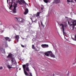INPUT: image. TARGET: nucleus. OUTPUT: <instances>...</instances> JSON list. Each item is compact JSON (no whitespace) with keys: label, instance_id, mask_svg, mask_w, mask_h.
<instances>
[{"label":"nucleus","instance_id":"obj_32","mask_svg":"<svg viewBox=\"0 0 76 76\" xmlns=\"http://www.w3.org/2000/svg\"><path fill=\"white\" fill-rule=\"evenodd\" d=\"M33 18V17L30 18V19H31V20H32V21H33L32 20V18Z\"/></svg>","mask_w":76,"mask_h":76},{"label":"nucleus","instance_id":"obj_19","mask_svg":"<svg viewBox=\"0 0 76 76\" xmlns=\"http://www.w3.org/2000/svg\"><path fill=\"white\" fill-rule=\"evenodd\" d=\"M72 39L74 41H76V34L75 35V38H73L72 37H71Z\"/></svg>","mask_w":76,"mask_h":76},{"label":"nucleus","instance_id":"obj_33","mask_svg":"<svg viewBox=\"0 0 76 76\" xmlns=\"http://www.w3.org/2000/svg\"><path fill=\"white\" fill-rule=\"evenodd\" d=\"M35 51H38V50H37V49H35L34 50Z\"/></svg>","mask_w":76,"mask_h":76},{"label":"nucleus","instance_id":"obj_43","mask_svg":"<svg viewBox=\"0 0 76 76\" xmlns=\"http://www.w3.org/2000/svg\"><path fill=\"white\" fill-rule=\"evenodd\" d=\"M29 26V25H28Z\"/></svg>","mask_w":76,"mask_h":76},{"label":"nucleus","instance_id":"obj_26","mask_svg":"<svg viewBox=\"0 0 76 76\" xmlns=\"http://www.w3.org/2000/svg\"><path fill=\"white\" fill-rule=\"evenodd\" d=\"M5 48H7V47H8V45L7 43L5 44V45L4 46Z\"/></svg>","mask_w":76,"mask_h":76},{"label":"nucleus","instance_id":"obj_8","mask_svg":"<svg viewBox=\"0 0 76 76\" xmlns=\"http://www.w3.org/2000/svg\"><path fill=\"white\" fill-rule=\"evenodd\" d=\"M0 51L2 53H5V50H3V46L0 47Z\"/></svg>","mask_w":76,"mask_h":76},{"label":"nucleus","instance_id":"obj_38","mask_svg":"<svg viewBox=\"0 0 76 76\" xmlns=\"http://www.w3.org/2000/svg\"><path fill=\"white\" fill-rule=\"evenodd\" d=\"M33 22H35V21H36V20L35 21H33Z\"/></svg>","mask_w":76,"mask_h":76},{"label":"nucleus","instance_id":"obj_40","mask_svg":"<svg viewBox=\"0 0 76 76\" xmlns=\"http://www.w3.org/2000/svg\"><path fill=\"white\" fill-rule=\"evenodd\" d=\"M75 1L76 2V0H75Z\"/></svg>","mask_w":76,"mask_h":76},{"label":"nucleus","instance_id":"obj_23","mask_svg":"<svg viewBox=\"0 0 76 76\" xmlns=\"http://www.w3.org/2000/svg\"><path fill=\"white\" fill-rule=\"evenodd\" d=\"M49 0H44V2H45V3H47L48 2V1H49Z\"/></svg>","mask_w":76,"mask_h":76},{"label":"nucleus","instance_id":"obj_39","mask_svg":"<svg viewBox=\"0 0 76 76\" xmlns=\"http://www.w3.org/2000/svg\"><path fill=\"white\" fill-rule=\"evenodd\" d=\"M22 38V39H24V38Z\"/></svg>","mask_w":76,"mask_h":76},{"label":"nucleus","instance_id":"obj_4","mask_svg":"<svg viewBox=\"0 0 76 76\" xmlns=\"http://www.w3.org/2000/svg\"><path fill=\"white\" fill-rule=\"evenodd\" d=\"M15 19L16 21L19 22H20V23H23V22H24V21H25L24 19L21 18L15 17Z\"/></svg>","mask_w":76,"mask_h":76},{"label":"nucleus","instance_id":"obj_34","mask_svg":"<svg viewBox=\"0 0 76 76\" xmlns=\"http://www.w3.org/2000/svg\"><path fill=\"white\" fill-rule=\"evenodd\" d=\"M43 53V52H39V53Z\"/></svg>","mask_w":76,"mask_h":76},{"label":"nucleus","instance_id":"obj_16","mask_svg":"<svg viewBox=\"0 0 76 76\" xmlns=\"http://www.w3.org/2000/svg\"><path fill=\"white\" fill-rule=\"evenodd\" d=\"M45 56H48V57H49V56H50V53H45Z\"/></svg>","mask_w":76,"mask_h":76},{"label":"nucleus","instance_id":"obj_9","mask_svg":"<svg viewBox=\"0 0 76 76\" xmlns=\"http://www.w3.org/2000/svg\"><path fill=\"white\" fill-rule=\"evenodd\" d=\"M14 8L13 11V13H16V8L17 7V4H15L14 6Z\"/></svg>","mask_w":76,"mask_h":76},{"label":"nucleus","instance_id":"obj_7","mask_svg":"<svg viewBox=\"0 0 76 76\" xmlns=\"http://www.w3.org/2000/svg\"><path fill=\"white\" fill-rule=\"evenodd\" d=\"M50 54V56L51 57H53V58H56V56L53 53V52L51 51H48L47 52Z\"/></svg>","mask_w":76,"mask_h":76},{"label":"nucleus","instance_id":"obj_15","mask_svg":"<svg viewBox=\"0 0 76 76\" xmlns=\"http://www.w3.org/2000/svg\"><path fill=\"white\" fill-rule=\"evenodd\" d=\"M28 8H26L25 10V11L24 12V15H26V14H27V13H28Z\"/></svg>","mask_w":76,"mask_h":76},{"label":"nucleus","instance_id":"obj_13","mask_svg":"<svg viewBox=\"0 0 76 76\" xmlns=\"http://www.w3.org/2000/svg\"><path fill=\"white\" fill-rule=\"evenodd\" d=\"M60 0H54L53 1V3H55L56 4H58L60 3Z\"/></svg>","mask_w":76,"mask_h":76},{"label":"nucleus","instance_id":"obj_24","mask_svg":"<svg viewBox=\"0 0 76 76\" xmlns=\"http://www.w3.org/2000/svg\"><path fill=\"white\" fill-rule=\"evenodd\" d=\"M32 49H35V47L34 46V45H32Z\"/></svg>","mask_w":76,"mask_h":76},{"label":"nucleus","instance_id":"obj_20","mask_svg":"<svg viewBox=\"0 0 76 76\" xmlns=\"http://www.w3.org/2000/svg\"><path fill=\"white\" fill-rule=\"evenodd\" d=\"M7 67H8V69H12V68H13V67H12V66H10L9 65H7Z\"/></svg>","mask_w":76,"mask_h":76},{"label":"nucleus","instance_id":"obj_3","mask_svg":"<svg viewBox=\"0 0 76 76\" xmlns=\"http://www.w3.org/2000/svg\"><path fill=\"white\" fill-rule=\"evenodd\" d=\"M23 68V70H25V69H26V70L28 71H29V63H27L26 64H24L22 66Z\"/></svg>","mask_w":76,"mask_h":76},{"label":"nucleus","instance_id":"obj_17","mask_svg":"<svg viewBox=\"0 0 76 76\" xmlns=\"http://www.w3.org/2000/svg\"><path fill=\"white\" fill-rule=\"evenodd\" d=\"M48 21H49V20L48 19H47L46 20L45 24L46 25V26H47L48 25Z\"/></svg>","mask_w":76,"mask_h":76},{"label":"nucleus","instance_id":"obj_35","mask_svg":"<svg viewBox=\"0 0 76 76\" xmlns=\"http://www.w3.org/2000/svg\"><path fill=\"white\" fill-rule=\"evenodd\" d=\"M7 3H9V2L8 1V0H7Z\"/></svg>","mask_w":76,"mask_h":76},{"label":"nucleus","instance_id":"obj_1","mask_svg":"<svg viewBox=\"0 0 76 76\" xmlns=\"http://www.w3.org/2000/svg\"><path fill=\"white\" fill-rule=\"evenodd\" d=\"M68 22L69 25H70V28L71 30H73L75 26L76 25V20H74L72 19H70L68 21Z\"/></svg>","mask_w":76,"mask_h":76},{"label":"nucleus","instance_id":"obj_18","mask_svg":"<svg viewBox=\"0 0 76 76\" xmlns=\"http://www.w3.org/2000/svg\"><path fill=\"white\" fill-rule=\"evenodd\" d=\"M24 73L26 76H29V74L27 73V72L25 70H24Z\"/></svg>","mask_w":76,"mask_h":76},{"label":"nucleus","instance_id":"obj_30","mask_svg":"<svg viewBox=\"0 0 76 76\" xmlns=\"http://www.w3.org/2000/svg\"><path fill=\"white\" fill-rule=\"evenodd\" d=\"M21 45V47H23V48H24V47H25V46H24L22 45Z\"/></svg>","mask_w":76,"mask_h":76},{"label":"nucleus","instance_id":"obj_25","mask_svg":"<svg viewBox=\"0 0 76 76\" xmlns=\"http://www.w3.org/2000/svg\"><path fill=\"white\" fill-rule=\"evenodd\" d=\"M12 4H13V3H11V5L10 6V8H9L10 9H11V8L13 6V5H12Z\"/></svg>","mask_w":76,"mask_h":76},{"label":"nucleus","instance_id":"obj_2","mask_svg":"<svg viewBox=\"0 0 76 76\" xmlns=\"http://www.w3.org/2000/svg\"><path fill=\"white\" fill-rule=\"evenodd\" d=\"M60 26H61V29H62L64 35H66V33L65 32V30H66V26H67V24H60Z\"/></svg>","mask_w":76,"mask_h":76},{"label":"nucleus","instance_id":"obj_27","mask_svg":"<svg viewBox=\"0 0 76 76\" xmlns=\"http://www.w3.org/2000/svg\"><path fill=\"white\" fill-rule=\"evenodd\" d=\"M41 24L42 27H44V24H43V23H42V21L41 22Z\"/></svg>","mask_w":76,"mask_h":76},{"label":"nucleus","instance_id":"obj_36","mask_svg":"<svg viewBox=\"0 0 76 76\" xmlns=\"http://www.w3.org/2000/svg\"><path fill=\"white\" fill-rule=\"evenodd\" d=\"M21 70V68H20L19 69V70Z\"/></svg>","mask_w":76,"mask_h":76},{"label":"nucleus","instance_id":"obj_28","mask_svg":"<svg viewBox=\"0 0 76 76\" xmlns=\"http://www.w3.org/2000/svg\"><path fill=\"white\" fill-rule=\"evenodd\" d=\"M30 75H28L29 76H32V74L31 72H29Z\"/></svg>","mask_w":76,"mask_h":76},{"label":"nucleus","instance_id":"obj_6","mask_svg":"<svg viewBox=\"0 0 76 76\" xmlns=\"http://www.w3.org/2000/svg\"><path fill=\"white\" fill-rule=\"evenodd\" d=\"M13 28H14L15 30H19L20 29V27L19 25L18 24L16 23L15 26H13Z\"/></svg>","mask_w":76,"mask_h":76},{"label":"nucleus","instance_id":"obj_41","mask_svg":"<svg viewBox=\"0 0 76 76\" xmlns=\"http://www.w3.org/2000/svg\"><path fill=\"white\" fill-rule=\"evenodd\" d=\"M65 39H66V40H67V39L65 38Z\"/></svg>","mask_w":76,"mask_h":76},{"label":"nucleus","instance_id":"obj_22","mask_svg":"<svg viewBox=\"0 0 76 76\" xmlns=\"http://www.w3.org/2000/svg\"><path fill=\"white\" fill-rule=\"evenodd\" d=\"M39 14H40V12H37L36 15L37 17H38V16H39Z\"/></svg>","mask_w":76,"mask_h":76},{"label":"nucleus","instance_id":"obj_29","mask_svg":"<svg viewBox=\"0 0 76 76\" xmlns=\"http://www.w3.org/2000/svg\"><path fill=\"white\" fill-rule=\"evenodd\" d=\"M42 6V7H41V9H42V10H43L44 8V6Z\"/></svg>","mask_w":76,"mask_h":76},{"label":"nucleus","instance_id":"obj_37","mask_svg":"<svg viewBox=\"0 0 76 76\" xmlns=\"http://www.w3.org/2000/svg\"><path fill=\"white\" fill-rule=\"evenodd\" d=\"M29 25H30V22H29Z\"/></svg>","mask_w":76,"mask_h":76},{"label":"nucleus","instance_id":"obj_42","mask_svg":"<svg viewBox=\"0 0 76 76\" xmlns=\"http://www.w3.org/2000/svg\"><path fill=\"white\" fill-rule=\"evenodd\" d=\"M30 25H31V24H30Z\"/></svg>","mask_w":76,"mask_h":76},{"label":"nucleus","instance_id":"obj_21","mask_svg":"<svg viewBox=\"0 0 76 76\" xmlns=\"http://www.w3.org/2000/svg\"><path fill=\"white\" fill-rule=\"evenodd\" d=\"M67 2L71 3L72 2H73V0H67Z\"/></svg>","mask_w":76,"mask_h":76},{"label":"nucleus","instance_id":"obj_12","mask_svg":"<svg viewBox=\"0 0 76 76\" xmlns=\"http://www.w3.org/2000/svg\"><path fill=\"white\" fill-rule=\"evenodd\" d=\"M21 2L22 3H25V4H27V6H28V4L27 3H26V2H25V1H24V0H20V1H19V4H22V3H21Z\"/></svg>","mask_w":76,"mask_h":76},{"label":"nucleus","instance_id":"obj_11","mask_svg":"<svg viewBox=\"0 0 76 76\" xmlns=\"http://www.w3.org/2000/svg\"><path fill=\"white\" fill-rule=\"evenodd\" d=\"M41 46L42 47L44 48H48V45L47 44H42L41 45Z\"/></svg>","mask_w":76,"mask_h":76},{"label":"nucleus","instance_id":"obj_31","mask_svg":"<svg viewBox=\"0 0 76 76\" xmlns=\"http://www.w3.org/2000/svg\"><path fill=\"white\" fill-rule=\"evenodd\" d=\"M2 69H3V67L1 66L0 67V70Z\"/></svg>","mask_w":76,"mask_h":76},{"label":"nucleus","instance_id":"obj_14","mask_svg":"<svg viewBox=\"0 0 76 76\" xmlns=\"http://www.w3.org/2000/svg\"><path fill=\"white\" fill-rule=\"evenodd\" d=\"M15 38H16V39L17 40V42H19V36L18 35H16L15 36Z\"/></svg>","mask_w":76,"mask_h":76},{"label":"nucleus","instance_id":"obj_5","mask_svg":"<svg viewBox=\"0 0 76 76\" xmlns=\"http://www.w3.org/2000/svg\"><path fill=\"white\" fill-rule=\"evenodd\" d=\"M8 57L9 58H11L12 63L14 62L15 60V58L14 57H13L12 56V54L11 53L9 54L8 56Z\"/></svg>","mask_w":76,"mask_h":76},{"label":"nucleus","instance_id":"obj_10","mask_svg":"<svg viewBox=\"0 0 76 76\" xmlns=\"http://www.w3.org/2000/svg\"><path fill=\"white\" fill-rule=\"evenodd\" d=\"M4 39L6 40V41H8L9 42H10V41H12L11 39H9V37H4Z\"/></svg>","mask_w":76,"mask_h":76}]
</instances>
